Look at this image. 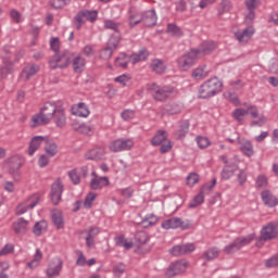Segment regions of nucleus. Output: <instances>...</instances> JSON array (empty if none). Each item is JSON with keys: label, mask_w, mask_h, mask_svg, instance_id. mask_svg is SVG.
Returning <instances> with one entry per match:
<instances>
[{"label": "nucleus", "mask_w": 278, "mask_h": 278, "mask_svg": "<svg viewBox=\"0 0 278 278\" xmlns=\"http://www.w3.org/2000/svg\"><path fill=\"white\" fill-rule=\"evenodd\" d=\"M55 102H46L40 112L31 117V127H40V125H49L58 112Z\"/></svg>", "instance_id": "f257e3e1"}, {"label": "nucleus", "mask_w": 278, "mask_h": 278, "mask_svg": "<svg viewBox=\"0 0 278 278\" xmlns=\"http://www.w3.org/2000/svg\"><path fill=\"white\" fill-rule=\"evenodd\" d=\"M223 90V81L218 77H212L204 81L199 88L200 99H211V97H216L218 92Z\"/></svg>", "instance_id": "f03ea898"}, {"label": "nucleus", "mask_w": 278, "mask_h": 278, "mask_svg": "<svg viewBox=\"0 0 278 278\" xmlns=\"http://www.w3.org/2000/svg\"><path fill=\"white\" fill-rule=\"evenodd\" d=\"M147 90L153 97L154 101H166V99H169V97L173 96V92H175L173 87H161L155 83L148 84Z\"/></svg>", "instance_id": "7ed1b4c3"}, {"label": "nucleus", "mask_w": 278, "mask_h": 278, "mask_svg": "<svg viewBox=\"0 0 278 278\" xmlns=\"http://www.w3.org/2000/svg\"><path fill=\"white\" fill-rule=\"evenodd\" d=\"M252 240H255V235L239 237L233 242L226 245L223 251L226 255H233V253H237V251H240L243 247H249Z\"/></svg>", "instance_id": "20e7f679"}, {"label": "nucleus", "mask_w": 278, "mask_h": 278, "mask_svg": "<svg viewBox=\"0 0 278 278\" xmlns=\"http://www.w3.org/2000/svg\"><path fill=\"white\" fill-rule=\"evenodd\" d=\"M73 62V52L65 50L61 54H55L49 61L50 68H66Z\"/></svg>", "instance_id": "39448f33"}, {"label": "nucleus", "mask_w": 278, "mask_h": 278, "mask_svg": "<svg viewBox=\"0 0 278 278\" xmlns=\"http://www.w3.org/2000/svg\"><path fill=\"white\" fill-rule=\"evenodd\" d=\"M197 60H199V56L197 55V52H194L193 49H191L188 53L178 58V68L180 71H189V68H192V66H194Z\"/></svg>", "instance_id": "423d86ee"}, {"label": "nucleus", "mask_w": 278, "mask_h": 278, "mask_svg": "<svg viewBox=\"0 0 278 278\" xmlns=\"http://www.w3.org/2000/svg\"><path fill=\"white\" fill-rule=\"evenodd\" d=\"M38 203H40V195L38 193H34L33 195L28 197L25 202L17 206V216L25 214L26 212H28V210H34V207H36Z\"/></svg>", "instance_id": "0eeeda50"}, {"label": "nucleus", "mask_w": 278, "mask_h": 278, "mask_svg": "<svg viewBox=\"0 0 278 278\" xmlns=\"http://www.w3.org/2000/svg\"><path fill=\"white\" fill-rule=\"evenodd\" d=\"M110 151L113 153H118L121 151H130L134 149V140L131 139H117L110 143Z\"/></svg>", "instance_id": "6e6552de"}, {"label": "nucleus", "mask_w": 278, "mask_h": 278, "mask_svg": "<svg viewBox=\"0 0 278 278\" xmlns=\"http://www.w3.org/2000/svg\"><path fill=\"white\" fill-rule=\"evenodd\" d=\"M81 233L85 236L87 249H94V238H97L101 233V228L97 226H91L85 228Z\"/></svg>", "instance_id": "1a4fd4ad"}, {"label": "nucleus", "mask_w": 278, "mask_h": 278, "mask_svg": "<svg viewBox=\"0 0 278 278\" xmlns=\"http://www.w3.org/2000/svg\"><path fill=\"white\" fill-rule=\"evenodd\" d=\"M7 164L9 165V170L11 174H15V181H18L21 179V174L18 173V169L23 166V159L21 155L15 154L7 160Z\"/></svg>", "instance_id": "9d476101"}, {"label": "nucleus", "mask_w": 278, "mask_h": 278, "mask_svg": "<svg viewBox=\"0 0 278 278\" xmlns=\"http://www.w3.org/2000/svg\"><path fill=\"white\" fill-rule=\"evenodd\" d=\"M278 236V223H269L267 226L263 227L261 230V242H266V240H273Z\"/></svg>", "instance_id": "9b49d317"}, {"label": "nucleus", "mask_w": 278, "mask_h": 278, "mask_svg": "<svg viewBox=\"0 0 278 278\" xmlns=\"http://www.w3.org/2000/svg\"><path fill=\"white\" fill-rule=\"evenodd\" d=\"M64 192V184L61 179H56L51 187L50 197L53 205H58L62 201V193Z\"/></svg>", "instance_id": "f8f14e48"}, {"label": "nucleus", "mask_w": 278, "mask_h": 278, "mask_svg": "<svg viewBox=\"0 0 278 278\" xmlns=\"http://www.w3.org/2000/svg\"><path fill=\"white\" fill-rule=\"evenodd\" d=\"M163 229H190V224L182 222L180 217H172L162 223Z\"/></svg>", "instance_id": "ddd939ff"}, {"label": "nucleus", "mask_w": 278, "mask_h": 278, "mask_svg": "<svg viewBox=\"0 0 278 278\" xmlns=\"http://www.w3.org/2000/svg\"><path fill=\"white\" fill-rule=\"evenodd\" d=\"M186 268H188V262L180 260L172 263L166 270V277H176V275H181V273H186Z\"/></svg>", "instance_id": "4468645a"}, {"label": "nucleus", "mask_w": 278, "mask_h": 278, "mask_svg": "<svg viewBox=\"0 0 278 278\" xmlns=\"http://www.w3.org/2000/svg\"><path fill=\"white\" fill-rule=\"evenodd\" d=\"M62 260L54 258L52 262L49 263L48 268L46 269V275L48 278L60 277V273H62Z\"/></svg>", "instance_id": "2eb2a0df"}, {"label": "nucleus", "mask_w": 278, "mask_h": 278, "mask_svg": "<svg viewBox=\"0 0 278 278\" xmlns=\"http://www.w3.org/2000/svg\"><path fill=\"white\" fill-rule=\"evenodd\" d=\"M216 49V42L214 41H204L199 48L193 49L198 59L204 58V55H210Z\"/></svg>", "instance_id": "dca6fc26"}, {"label": "nucleus", "mask_w": 278, "mask_h": 278, "mask_svg": "<svg viewBox=\"0 0 278 278\" xmlns=\"http://www.w3.org/2000/svg\"><path fill=\"white\" fill-rule=\"evenodd\" d=\"M197 249L193 243H186L182 245H175L169 250V253L175 257H179V255H188V253H192Z\"/></svg>", "instance_id": "f3484780"}, {"label": "nucleus", "mask_w": 278, "mask_h": 278, "mask_svg": "<svg viewBox=\"0 0 278 278\" xmlns=\"http://www.w3.org/2000/svg\"><path fill=\"white\" fill-rule=\"evenodd\" d=\"M253 34H255V28L253 26H249L243 30H238L235 33V36L241 45H247L251 38H253Z\"/></svg>", "instance_id": "a211bd4d"}, {"label": "nucleus", "mask_w": 278, "mask_h": 278, "mask_svg": "<svg viewBox=\"0 0 278 278\" xmlns=\"http://www.w3.org/2000/svg\"><path fill=\"white\" fill-rule=\"evenodd\" d=\"M141 20L146 27H153L157 23V14H155V10H148L141 13Z\"/></svg>", "instance_id": "6ab92c4d"}, {"label": "nucleus", "mask_w": 278, "mask_h": 278, "mask_svg": "<svg viewBox=\"0 0 278 278\" xmlns=\"http://www.w3.org/2000/svg\"><path fill=\"white\" fill-rule=\"evenodd\" d=\"M27 229H29V222L23 217L17 218L16 222L13 223V231L17 236L27 233Z\"/></svg>", "instance_id": "aec40b11"}, {"label": "nucleus", "mask_w": 278, "mask_h": 278, "mask_svg": "<svg viewBox=\"0 0 278 278\" xmlns=\"http://www.w3.org/2000/svg\"><path fill=\"white\" fill-rule=\"evenodd\" d=\"M72 114L81 118H88V116H90V110L86 103L80 102L72 106Z\"/></svg>", "instance_id": "412c9836"}, {"label": "nucleus", "mask_w": 278, "mask_h": 278, "mask_svg": "<svg viewBox=\"0 0 278 278\" xmlns=\"http://www.w3.org/2000/svg\"><path fill=\"white\" fill-rule=\"evenodd\" d=\"M108 186H110V178L105 176L96 177L90 180L91 190H102V188H105Z\"/></svg>", "instance_id": "4be33fe9"}, {"label": "nucleus", "mask_w": 278, "mask_h": 278, "mask_svg": "<svg viewBox=\"0 0 278 278\" xmlns=\"http://www.w3.org/2000/svg\"><path fill=\"white\" fill-rule=\"evenodd\" d=\"M42 142H47L46 137H42V136L33 137L29 143L28 154L34 155V153H36V151L40 149V144H42Z\"/></svg>", "instance_id": "5701e85b"}, {"label": "nucleus", "mask_w": 278, "mask_h": 278, "mask_svg": "<svg viewBox=\"0 0 278 278\" xmlns=\"http://www.w3.org/2000/svg\"><path fill=\"white\" fill-rule=\"evenodd\" d=\"M72 66L74 72L84 73L86 68V59L81 55L75 56V54H73Z\"/></svg>", "instance_id": "b1692460"}, {"label": "nucleus", "mask_w": 278, "mask_h": 278, "mask_svg": "<svg viewBox=\"0 0 278 278\" xmlns=\"http://www.w3.org/2000/svg\"><path fill=\"white\" fill-rule=\"evenodd\" d=\"M105 155V148H93L86 152L85 157L86 160H102V157Z\"/></svg>", "instance_id": "393cba45"}, {"label": "nucleus", "mask_w": 278, "mask_h": 278, "mask_svg": "<svg viewBox=\"0 0 278 278\" xmlns=\"http://www.w3.org/2000/svg\"><path fill=\"white\" fill-rule=\"evenodd\" d=\"M262 201L265 203V205H268V207H275L278 205V199L275 197L269 190H265L261 193Z\"/></svg>", "instance_id": "a878e982"}, {"label": "nucleus", "mask_w": 278, "mask_h": 278, "mask_svg": "<svg viewBox=\"0 0 278 278\" xmlns=\"http://www.w3.org/2000/svg\"><path fill=\"white\" fill-rule=\"evenodd\" d=\"M54 123L56 127H65L66 126V113L64 112V108L59 106L56 113H54Z\"/></svg>", "instance_id": "bb28decb"}, {"label": "nucleus", "mask_w": 278, "mask_h": 278, "mask_svg": "<svg viewBox=\"0 0 278 278\" xmlns=\"http://www.w3.org/2000/svg\"><path fill=\"white\" fill-rule=\"evenodd\" d=\"M150 68L157 75H162V73H166V63L162 59H154L150 64Z\"/></svg>", "instance_id": "cd10ccee"}, {"label": "nucleus", "mask_w": 278, "mask_h": 278, "mask_svg": "<svg viewBox=\"0 0 278 278\" xmlns=\"http://www.w3.org/2000/svg\"><path fill=\"white\" fill-rule=\"evenodd\" d=\"M219 255H220V250L216 247H213L204 251L201 257L206 262H213V260H216Z\"/></svg>", "instance_id": "c85d7f7f"}, {"label": "nucleus", "mask_w": 278, "mask_h": 278, "mask_svg": "<svg viewBox=\"0 0 278 278\" xmlns=\"http://www.w3.org/2000/svg\"><path fill=\"white\" fill-rule=\"evenodd\" d=\"M260 4H261V0H247L245 1V5L249 11L247 18H249V21H253V18H255V9L260 8Z\"/></svg>", "instance_id": "c756f323"}, {"label": "nucleus", "mask_w": 278, "mask_h": 278, "mask_svg": "<svg viewBox=\"0 0 278 278\" xmlns=\"http://www.w3.org/2000/svg\"><path fill=\"white\" fill-rule=\"evenodd\" d=\"M210 75V68L207 65H200L198 68L193 70L192 77L194 79H205Z\"/></svg>", "instance_id": "7c9ffc66"}, {"label": "nucleus", "mask_w": 278, "mask_h": 278, "mask_svg": "<svg viewBox=\"0 0 278 278\" xmlns=\"http://www.w3.org/2000/svg\"><path fill=\"white\" fill-rule=\"evenodd\" d=\"M14 71V63L12 61H4L3 66L0 67V79H5Z\"/></svg>", "instance_id": "2f4dec72"}, {"label": "nucleus", "mask_w": 278, "mask_h": 278, "mask_svg": "<svg viewBox=\"0 0 278 278\" xmlns=\"http://www.w3.org/2000/svg\"><path fill=\"white\" fill-rule=\"evenodd\" d=\"M131 64H138V62H144L149 60V51L147 49H142L137 54L129 55Z\"/></svg>", "instance_id": "473e14b6"}, {"label": "nucleus", "mask_w": 278, "mask_h": 278, "mask_svg": "<svg viewBox=\"0 0 278 278\" xmlns=\"http://www.w3.org/2000/svg\"><path fill=\"white\" fill-rule=\"evenodd\" d=\"M168 138V134L165 130H159L151 140L153 147H160Z\"/></svg>", "instance_id": "72a5a7b5"}, {"label": "nucleus", "mask_w": 278, "mask_h": 278, "mask_svg": "<svg viewBox=\"0 0 278 278\" xmlns=\"http://www.w3.org/2000/svg\"><path fill=\"white\" fill-rule=\"evenodd\" d=\"M190 130V123L188 121L181 122L179 129L175 132L177 140L186 138V134Z\"/></svg>", "instance_id": "f704fd0d"}, {"label": "nucleus", "mask_w": 278, "mask_h": 278, "mask_svg": "<svg viewBox=\"0 0 278 278\" xmlns=\"http://www.w3.org/2000/svg\"><path fill=\"white\" fill-rule=\"evenodd\" d=\"M131 58L125 53H119V55L115 59V66L118 68H127Z\"/></svg>", "instance_id": "c9c22d12"}, {"label": "nucleus", "mask_w": 278, "mask_h": 278, "mask_svg": "<svg viewBox=\"0 0 278 278\" xmlns=\"http://www.w3.org/2000/svg\"><path fill=\"white\" fill-rule=\"evenodd\" d=\"M45 144V151L48 153L47 155L49 157H55V155H58V144H55V142L49 141L48 139H46Z\"/></svg>", "instance_id": "e433bc0d"}, {"label": "nucleus", "mask_w": 278, "mask_h": 278, "mask_svg": "<svg viewBox=\"0 0 278 278\" xmlns=\"http://www.w3.org/2000/svg\"><path fill=\"white\" fill-rule=\"evenodd\" d=\"M240 150L242 151L243 154L247 155V157H253L255 155V150L253 148V143L251 141H245L241 144Z\"/></svg>", "instance_id": "4c0bfd02"}, {"label": "nucleus", "mask_w": 278, "mask_h": 278, "mask_svg": "<svg viewBox=\"0 0 278 278\" xmlns=\"http://www.w3.org/2000/svg\"><path fill=\"white\" fill-rule=\"evenodd\" d=\"M236 170H238V164H235L233 168H231V165H226L222 170V179H231Z\"/></svg>", "instance_id": "58836bf2"}, {"label": "nucleus", "mask_w": 278, "mask_h": 278, "mask_svg": "<svg viewBox=\"0 0 278 278\" xmlns=\"http://www.w3.org/2000/svg\"><path fill=\"white\" fill-rule=\"evenodd\" d=\"M47 227H48L47 220L37 222L34 225L33 233H35L36 236H42V233H45V231H47Z\"/></svg>", "instance_id": "ea45409f"}, {"label": "nucleus", "mask_w": 278, "mask_h": 278, "mask_svg": "<svg viewBox=\"0 0 278 278\" xmlns=\"http://www.w3.org/2000/svg\"><path fill=\"white\" fill-rule=\"evenodd\" d=\"M38 71H40V66H38L36 64L27 65L23 70V75L26 76V79H31V77H34V75H36V73H38Z\"/></svg>", "instance_id": "a19ab883"}, {"label": "nucleus", "mask_w": 278, "mask_h": 278, "mask_svg": "<svg viewBox=\"0 0 278 278\" xmlns=\"http://www.w3.org/2000/svg\"><path fill=\"white\" fill-rule=\"evenodd\" d=\"M115 244L117 247H124L126 251H129V249H132L134 242H128L125 236L121 235L119 237L115 238Z\"/></svg>", "instance_id": "79ce46f5"}, {"label": "nucleus", "mask_w": 278, "mask_h": 278, "mask_svg": "<svg viewBox=\"0 0 278 278\" xmlns=\"http://www.w3.org/2000/svg\"><path fill=\"white\" fill-rule=\"evenodd\" d=\"M52 223L58 227V229H62L64 227V219L62 218V212L54 211L52 212Z\"/></svg>", "instance_id": "37998d69"}, {"label": "nucleus", "mask_w": 278, "mask_h": 278, "mask_svg": "<svg viewBox=\"0 0 278 278\" xmlns=\"http://www.w3.org/2000/svg\"><path fill=\"white\" fill-rule=\"evenodd\" d=\"M104 28L111 29V31H114V34H121V23H116L112 20L104 21Z\"/></svg>", "instance_id": "c03bdc74"}, {"label": "nucleus", "mask_w": 278, "mask_h": 278, "mask_svg": "<svg viewBox=\"0 0 278 278\" xmlns=\"http://www.w3.org/2000/svg\"><path fill=\"white\" fill-rule=\"evenodd\" d=\"M167 34H169L170 36H175L176 38H181L184 36L181 28H179V26L175 24L167 25Z\"/></svg>", "instance_id": "a18cd8bd"}, {"label": "nucleus", "mask_w": 278, "mask_h": 278, "mask_svg": "<svg viewBox=\"0 0 278 278\" xmlns=\"http://www.w3.org/2000/svg\"><path fill=\"white\" fill-rule=\"evenodd\" d=\"M42 260V251L40 249H37L34 255L33 261H30L27 266L28 268H36L38 267V264H40V261Z\"/></svg>", "instance_id": "49530a36"}, {"label": "nucleus", "mask_w": 278, "mask_h": 278, "mask_svg": "<svg viewBox=\"0 0 278 278\" xmlns=\"http://www.w3.org/2000/svg\"><path fill=\"white\" fill-rule=\"evenodd\" d=\"M231 10V1L230 0H222L218 5V15L223 16V14H227Z\"/></svg>", "instance_id": "de8ad7c7"}, {"label": "nucleus", "mask_w": 278, "mask_h": 278, "mask_svg": "<svg viewBox=\"0 0 278 278\" xmlns=\"http://www.w3.org/2000/svg\"><path fill=\"white\" fill-rule=\"evenodd\" d=\"M86 17L81 11H79L76 16L74 17V24L76 29H81L84 25H86Z\"/></svg>", "instance_id": "09e8293b"}, {"label": "nucleus", "mask_w": 278, "mask_h": 278, "mask_svg": "<svg viewBox=\"0 0 278 278\" xmlns=\"http://www.w3.org/2000/svg\"><path fill=\"white\" fill-rule=\"evenodd\" d=\"M184 110V105L179 103H169L166 105L167 114H179Z\"/></svg>", "instance_id": "8fccbe9b"}, {"label": "nucleus", "mask_w": 278, "mask_h": 278, "mask_svg": "<svg viewBox=\"0 0 278 278\" xmlns=\"http://www.w3.org/2000/svg\"><path fill=\"white\" fill-rule=\"evenodd\" d=\"M121 42V33H115L113 36L110 37L108 45L111 49H118V43Z\"/></svg>", "instance_id": "3c124183"}, {"label": "nucleus", "mask_w": 278, "mask_h": 278, "mask_svg": "<svg viewBox=\"0 0 278 278\" xmlns=\"http://www.w3.org/2000/svg\"><path fill=\"white\" fill-rule=\"evenodd\" d=\"M157 216L155 215H147L142 222L141 225L143 227H153V225H157Z\"/></svg>", "instance_id": "603ef678"}, {"label": "nucleus", "mask_w": 278, "mask_h": 278, "mask_svg": "<svg viewBox=\"0 0 278 278\" xmlns=\"http://www.w3.org/2000/svg\"><path fill=\"white\" fill-rule=\"evenodd\" d=\"M247 114H249V111H247V109H236L232 112V116L235 119L238 121V123H242V121H244V117L247 116Z\"/></svg>", "instance_id": "864d4df0"}, {"label": "nucleus", "mask_w": 278, "mask_h": 278, "mask_svg": "<svg viewBox=\"0 0 278 278\" xmlns=\"http://www.w3.org/2000/svg\"><path fill=\"white\" fill-rule=\"evenodd\" d=\"M140 23H142V13H134L129 16V27L134 28Z\"/></svg>", "instance_id": "5fc2aeb1"}, {"label": "nucleus", "mask_w": 278, "mask_h": 278, "mask_svg": "<svg viewBox=\"0 0 278 278\" xmlns=\"http://www.w3.org/2000/svg\"><path fill=\"white\" fill-rule=\"evenodd\" d=\"M80 12L84 14L85 20L87 22L90 21V23H94V21H97V16L99 14L97 11H90V10H81Z\"/></svg>", "instance_id": "6e6d98bb"}, {"label": "nucleus", "mask_w": 278, "mask_h": 278, "mask_svg": "<svg viewBox=\"0 0 278 278\" xmlns=\"http://www.w3.org/2000/svg\"><path fill=\"white\" fill-rule=\"evenodd\" d=\"M205 201V195L203 192H200L198 195L193 198V200L189 203V207H199Z\"/></svg>", "instance_id": "4d7b16f0"}, {"label": "nucleus", "mask_w": 278, "mask_h": 278, "mask_svg": "<svg viewBox=\"0 0 278 278\" xmlns=\"http://www.w3.org/2000/svg\"><path fill=\"white\" fill-rule=\"evenodd\" d=\"M114 48H111L110 46H106L104 49L100 51V58L102 60H110L114 53Z\"/></svg>", "instance_id": "13d9d810"}, {"label": "nucleus", "mask_w": 278, "mask_h": 278, "mask_svg": "<svg viewBox=\"0 0 278 278\" xmlns=\"http://www.w3.org/2000/svg\"><path fill=\"white\" fill-rule=\"evenodd\" d=\"M68 177L74 184V186H78L81 182V177L79 176V172L77 169H72L68 172Z\"/></svg>", "instance_id": "bf43d9fd"}, {"label": "nucleus", "mask_w": 278, "mask_h": 278, "mask_svg": "<svg viewBox=\"0 0 278 278\" xmlns=\"http://www.w3.org/2000/svg\"><path fill=\"white\" fill-rule=\"evenodd\" d=\"M94 199H97V193L94 192L88 193L84 202V207L86 210H90V207H92V203L94 202Z\"/></svg>", "instance_id": "052dcab7"}, {"label": "nucleus", "mask_w": 278, "mask_h": 278, "mask_svg": "<svg viewBox=\"0 0 278 278\" xmlns=\"http://www.w3.org/2000/svg\"><path fill=\"white\" fill-rule=\"evenodd\" d=\"M195 141L199 149H207V147H210L211 144L210 139L207 137H197Z\"/></svg>", "instance_id": "680f3d73"}, {"label": "nucleus", "mask_w": 278, "mask_h": 278, "mask_svg": "<svg viewBox=\"0 0 278 278\" xmlns=\"http://www.w3.org/2000/svg\"><path fill=\"white\" fill-rule=\"evenodd\" d=\"M5 270H10V263L8 261L0 262V278H9Z\"/></svg>", "instance_id": "e2e57ef3"}, {"label": "nucleus", "mask_w": 278, "mask_h": 278, "mask_svg": "<svg viewBox=\"0 0 278 278\" xmlns=\"http://www.w3.org/2000/svg\"><path fill=\"white\" fill-rule=\"evenodd\" d=\"M77 131H79V134H85V136H90V132L92 131V125L80 124L77 128Z\"/></svg>", "instance_id": "0e129e2a"}, {"label": "nucleus", "mask_w": 278, "mask_h": 278, "mask_svg": "<svg viewBox=\"0 0 278 278\" xmlns=\"http://www.w3.org/2000/svg\"><path fill=\"white\" fill-rule=\"evenodd\" d=\"M136 240L138 244H147L149 242V235L144 231L137 232Z\"/></svg>", "instance_id": "69168bd1"}, {"label": "nucleus", "mask_w": 278, "mask_h": 278, "mask_svg": "<svg viewBox=\"0 0 278 278\" xmlns=\"http://www.w3.org/2000/svg\"><path fill=\"white\" fill-rule=\"evenodd\" d=\"M125 264L119 263L113 267V274L115 277H121L125 273Z\"/></svg>", "instance_id": "338daca9"}, {"label": "nucleus", "mask_w": 278, "mask_h": 278, "mask_svg": "<svg viewBox=\"0 0 278 278\" xmlns=\"http://www.w3.org/2000/svg\"><path fill=\"white\" fill-rule=\"evenodd\" d=\"M266 268H275L278 266V254L265 262Z\"/></svg>", "instance_id": "774afa93"}]
</instances>
